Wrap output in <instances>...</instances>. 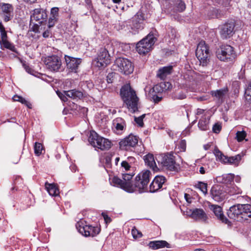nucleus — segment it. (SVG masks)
Returning <instances> with one entry per match:
<instances>
[{
  "instance_id": "nucleus-1",
  "label": "nucleus",
  "mask_w": 251,
  "mask_h": 251,
  "mask_svg": "<svg viewBox=\"0 0 251 251\" xmlns=\"http://www.w3.org/2000/svg\"><path fill=\"white\" fill-rule=\"evenodd\" d=\"M120 96L129 111L134 113L138 111L139 99L129 85H124L122 87Z\"/></svg>"
},
{
  "instance_id": "nucleus-2",
  "label": "nucleus",
  "mask_w": 251,
  "mask_h": 251,
  "mask_svg": "<svg viewBox=\"0 0 251 251\" xmlns=\"http://www.w3.org/2000/svg\"><path fill=\"white\" fill-rule=\"evenodd\" d=\"M230 219L242 222L251 218V205L238 204L232 206L227 212Z\"/></svg>"
},
{
  "instance_id": "nucleus-3",
  "label": "nucleus",
  "mask_w": 251,
  "mask_h": 251,
  "mask_svg": "<svg viewBox=\"0 0 251 251\" xmlns=\"http://www.w3.org/2000/svg\"><path fill=\"white\" fill-rule=\"evenodd\" d=\"M133 175L127 173L122 174V178L114 176L110 179V184L113 186L120 188L126 192L133 193L132 177Z\"/></svg>"
},
{
  "instance_id": "nucleus-4",
  "label": "nucleus",
  "mask_w": 251,
  "mask_h": 251,
  "mask_svg": "<svg viewBox=\"0 0 251 251\" xmlns=\"http://www.w3.org/2000/svg\"><path fill=\"white\" fill-rule=\"evenodd\" d=\"M151 176V173L149 170H144L138 174L133 182V192L138 191L142 193L148 192Z\"/></svg>"
},
{
  "instance_id": "nucleus-5",
  "label": "nucleus",
  "mask_w": 251,
  "mask_h": 251,
  "mask_svg": "<svg viewBox=\"0 0 251 251\" xmlns=\"http://www.w3.org/2000/svg\"><path fill=\"white\" fill-rule=\"evenodd\" d=\"M175 157L173 153H167L157 155L155 159L159 167L177 172L180 168L179 165L176 163Z\"/></svg>"
},
{
  "instance_id": "nucleus-6",
  "label": "nucleus",
  "mask_w": 251,
  "mask_h": 251,
  "mask_svg": "<svg viewBox=\"0 0 251 251\" xmlns=\"http://www.w3.org/2000/svg\"><path fill=\"white\" fill-rule=\"evenodd\" d=\"M216 56L221 61L232 63L236 57L234 48L228 45H223L216 51Z\"/></svg>"
},
{
  "instance_id": "nucleus-7",
  "label": "nucleus",
  "mask_w": 251,
  "mask_h": 251,
  "mask_svg": "<svg viewBox=\"0 0 251 251\" xmlns=\"http://www.w3.org/2000/svg\"><path fill=\"white\" fill-rule=\"evenodd\" d=\"M156 40V38L152 34H149L146 37L137 43L136 51L140 54H146L152 50V46Z\"/></svg>"
},
{
  "instance_id": "nucleus-8",
  "label": "nucleus",
  "mask_w": 251,
  "mask_h": 251,
  "mask_svg": "<svg viewBox=\"0 0 251 251\" xmlns=\"http://www.w3.org/2000/svg\"><path fill=\"white\" fill-rule=\"evenodd\" d=\"M75 226L78 231L85 237H95L100 232V228L87 225L86 222L83 219L77 222Z\"/></svg>"
},
{
  "instance_id": "nucleus-9",
  "label": "nucleus",
  "mask_w": 251,
  "mask_h": 251,
  "mask_svg": "<svg viewBox=\"0 0 251 251\" xmlns=\"http://www.w3.org/2000/svg\"><path fill=\"white\" fill-rule=\"evenodd\" d=\"M196 55L200 61L201 65L202 66H206L209 62V47L205 41H201L199 42L196 50Z\"/></svg>"
},
{
  "instance_id": "nucleus-10",
  "label": "nucleus",
  "mask_w": 251,
  "mask_h": 251,
  "mask_svg": "<svg viewBox=\"0 0 251 251\" xmlns=\"http://www.w3.org/2000/svg\"><path fill=\"white\" fill-rule=\"evenodd\" d=\"M110 55L107 49L100 48L98 52L97 58L94 60V63L99 68H104L110 63Z\"/></svg>"
},
{
  "instance_id": "nucleus-11",
  "label": "nucleus",
  "mask_w": 251,
  "mask_h": 251,
  "mask_svg": "<svg viewBox=\"0 0 251 251\" xmlns=\"http://www.w3.org/2000/svg\"><path fill=\"white\" fill-rule=\"evenodd\" d=\"M44 62L46 68L53 72L59 71L62 65L60 58L55 55L47 56Z\"/></svg>"
},
{
  "instance_id": "nucleus-12",
  "label": "nucleus",
  "mask_w": 251,
  "mask_h": 251,
  "mask_svg": "<svg viewBox=\"0 0 251 251\" xmlns=\"http://www.w3.org/2000/svg\"><path fill=\"white\" fill-rule=\"evenodd\" d=\"M116 64L119 71L126 75L131 74L134 70V66L128 59L119 57L116 60Z\"/></svg>"
},
{
  "instance_id": "nucleus-13",
  "label": "nucleus",
  "mask_w": 251,
  "mask_h": 251,
  "mask_svg": "<svg viewBox=\"0 0 251 251\" xmlns=\"http://www.w3.org/2000/svg\"><path fill=\"white\" fill-rule=\"evenodd\" d=\"M235 22L234 20L228 21L220 28V34L222 39L230 38L235 33Z\"/></svg>"
},
{
  "instance_id": "nucleus-14",
  "label": "nucleus",
  "mask_w": 251,
  "mask_h": 251,
  "mask_svg": "<svg viewBox=\"0 0 251 251\" xmlns=\"http://www.w3.org/2000/svg\"><path fill=\"white\" fill-rule=\"evenodd\" d=\"M139 137L131 133L119 142V146L121 150L128 151L130 148L135 147L138 144Z\"/></svg>"
},
{
  "instance_id": "nucleus-15",
  "label": "nucleus",
  "mask_w": 251,
  "mask_h": 251,
  "mask_svg": "<svg viewBox=\"0 0 251 251\" xmlns=\"http://www.w3.org/2000/svg\"><path fill=\"white\" fill-rule=\"evenodd\" d=\"M226 189L223 185H213L210 190V195L212 198L216 201H223L226 195Z\"/></svg>"
},
{
  "instance_id": "nucleus-16",
  "label": "nucleus",
  "mask_w": 251,
  "mask_h": 251,
  "mask_svg": "<svg viewBox=\"0 0 251 251\" xmlns=\"http://www.w3.org/2000/svg\"><path fill=\"white\" fill-rule=\"evenodd\" d=\"M66 63V68L69 73H77L79 65L82 62L79 58H75L65 55L64 56Z\"/></svg>"
},
{
  "instance_id": "nucleus-17",
  "label": "nucleus",
  "mask_w": 251,
  "mask_h": 251,
  "mask_svg": "<svg viewBox=\"0 0 251 251\" xmlns=\"http://www.w3.org/2000/svg\"><path fill=\"white\" fill-rule=\"evenodd\" d=\"M48 15L46 10L38 8L34 9L30 16L31 20H34L39 24H42L44 22L46 21Z\"/></svg>"
},
{
  "instance_id": "nucleus-18",
  "label": "nucleus",
  "mask_w": 251,
  "mask_h": 251,
  "mask_svg": "<svg viewBox=\"0 0 251 251\" xmlns=\"http://www.w3.org/2000/svg\"><path fill=\"white\" fill-rule=\"evenodd\" d=\"M166 181L165 176H156L149 187V191L151 193H154L162 188L163 185Z\"/></svg>"
},
{
  "instance_id": "nucleus-19",
  "label": "nucleus",
  "mask_w": 251,
  "mask_h": 251,
  "mask_svg": "<svg viewBox=\"0 0 251 251\" xmlns=\"http://www.w3.org/2000/svg\"><path fill=\"white\" fill-rule=\"evenodd\" d=\"M208 207L218 220L221 221L222 223L228 224L229 221L224 215L222 208L220 206L213 204L209 202Z\"/></svg>"
},
{
  "instance_id": "nucleus-20",
  "label": "nucleus",
  "mask_w": 251,
  "mask_h": 251,
  "mask_svg": "<svg viewBox=\"0 0 251 251\" xmlns=\"http://www.w3.org/2000/svg\"><path fill=\"white\" fill-rule=\"evenodd\" d=\"M143 16L141 14L138 13L134 16V18L132 22V25H131V32L133 34H136L138 32V30L142 29L144 28V25L141 21H143Z\"/></svg>"
},
{
  "instance_id": "nucleus-21",
  "label": "nucleus",
  "mask_w": 251,
  "mask_h": 251,
  "mask_svg": "<svg viewBox=\"0 0 251 251\" xmlns=\"http://www.w3.org/2000/svg\"><path fill=\"white\" fill-rule=\"evenodd\" d=\"M159 87L160 86L159 85H156L153 87L150 88L148 92H147V89H145L146 96L149 100L153 101L155 103H157L161 100L162 97H159L157 95L156 92Z\"/></svg>"
},
{
  "instance_id": "nucleus-22",
  "label": "nucleus",
  "mask_w": 251,
  "mask_h": 251,
  "mask_svg": "<svg viewBox=\"0 0 251 251\" xmlns=\"http://www.w3.org/2000/svg\"><path fill=\"white\" fill-rule=\"evenodd\" d=\"M113 126L115 127L116 133L121 134L126 129V123L124 119L118 117L113 121Z\"/></svg>"
},
{
  "instance_id": "nucleus-23",
  "label": "nucleus",
  "mask_w": 251,
  "mask_h": 251,
  "mask_svg": "<svg viewBox=\"0 0 251 251\" xmlns=\"http://www.w3.org/2000/svg\"><path fill=\"white\" fill-rule=\"evenodd\" d=\"M145 164L154 172H157L159 168L157 167L152 154L148 153L144 157Z\"/></svg>"
},
{
  "instance_id": "nucleus-24",
  "label": "nucleus",
  "mask_w": 251,
  "mask_h": 251,
  "mask_svg": "<svg viewBox=\"0 0 251 251\" xmlns=\"http://www.w3.org/2000/svg\"><path fill=\"white\" fill-rule=\"evenodd\" d=\"M102 137L100 136L94 130H91L88 136V141L95 148H97L100 141H102Z\"/></svg>"
},
{
  "instance_id": "nucleus-25",
  "label": "nucleus",
  "mask_w": 251,
  "mask_h": 251,
  "mask_svg": "<svg viewBox=\"0 0 251 251\" xmlns=\"http://www.w3.org/2000/svg\"><path fill=\"white\" fill-rule=\"evenodd\" d=\"M191 217L195 220H201L204 221L207 219L205 212L201 208L195 209L191 213Z\"/></svg>"
},
{
  "instance_id": "nucleus-26",
  "label": "nucleus",
  "mask_w": 251,
  "mask_h": 251,
  "mask_svg": "<svg viewBox=\"0 0 251 251\" xmlns=\"http://www.w3.org/2000/svg\"><path fill=\"white\" fill-rule=\"evenodd\" d=\"M64 93H66V95L68 97L75 100H81L84 97L83 93L81 91L76 89L64 91Z\"/></svg>"
},
{
  "instance_id": "nucleus-27",
  "label": "nucleus",
  "mask_w": 251,
  "mask_h": 251,
  "mask_svg": "<svg viewBox=\"0 0 251 251\" xmlns=\"http://www.w3.org/2000/svg\"><path fill=\"white\" fill-rule=\"evenodd\" d=\"M148 246L150 248L153 250H157L164 247L168 248H170V244L164 240L151 241L149 243Z\"/></svg>"
},
{
  "instance_id": "nucleus-28",
  "label": "nucleus",
  "mask_w": 251,
  "mask_h": 251,
  "mask_svg": "<svg viewBox=\"0 0 251 251\" xmlns=\"http://www.w3.org/2000/svg\"><path fill=\"white\" fill-rule=\"evenodd\" d=\"M173 71V66L171 65L165 66L160 68L157 74V76L162 79H164L167 75L171 74Z\"/></svg>"
},
{
  "instance_id": "nucleus-29",
  "label": "nucleus",
  "mask_w": 251,
  "mask_h": 251,
  "mask_svg": "<svg viewBox=\"0 0 251 251\" xmlns=\"http://www.w3.org/2000/svg\"><path fill=\"white\" fill-rule=\"evenodd\" d=\"M45 186L47 191L50 196H56L59 194V189L55 184L49 183L46 182Z\"/></svg>"
},
{
  "instance_id": "nucleus-30",
  "label": "nucleus",
  "mask_w": 251,
  "mask_h": 251,
  "mask_svg": "<svg viewBox=\"0 0 251 251\" xmlns=\"http://www.w3.org/2000/svg\"><path fill=\"white\" fill-rule=\"evenodd\" d=\"M207 16L209 19L220 18L222 17L223 13L219 12L218 9L214 7H210L207 12Z\"/></svg>"
},
{
  "instance_id": "nucleus-31",
  "label": "nucleus",
  "mask_w": 251,
  "mask_h": 251,
  "mask_svg": "<svg viewBox=\"0 0 251 251\" xmlns=\"http://www.w3.org/2000/svg\"><path fill=\"white\" fill-rule=\"evenodd\" d=\"M228 91L227 88L225 87L221 89L211 91V95L213 97L222 100L227 94Z\"/></svg>"
},
{
  "instance_id": "nucleus-32",
  "label": "nucleus",
  "mask_w": 251,
  "mask_h": 251,
  "mask_svg": "<svg viewBox=\"0 0 251 251\" xmlns=\"http://www.w3.org/2000/svg\"><path fill=\"white\" fill-rule=\"evenodd\" d=\"M111 147V142L107 139L102 137V141H100L97 148L100 149L102 151L108 150Z\"/></svg>"
},
{
  "instance_id": "nucleus-33",
  "label": "nucleus",
  "mask_w": 251,
  "mask_h": 251,
  "mask_svg": "<svg viewBox=\"0 0 251 251\" xmlns=\"http://www.w3.org/2000/svg\"><path fill=\"white\" fill-rule=\"evenodd\" d=\"M209 119L206 117H201L198 123L199 127L202 130H207L209 128Z\"/></svg>"
},
{
  "instance_id": "nucleus-34",
  "label": "nucleus",
  "mask_w": 251,
  "mask_h": 251,
  "mask_svg": "<svg viewBox=\"0 0 251 251\" xmlns=\"http://www.w3.org/2000/svg\"><path fill=\"white\" fill-rule=\"evenodd\" d=\"M213 153L216 157L217 160H219L222 163H226L227 156L225 155L217 148H215Z\"/></svg>"
},
{
  "instance_id": "nucleus-35",
  "label": "nucleus",
  "mask_w": 251,
  "mask_h": 251,
  "mask_svg": "<svg viewBox=\"0 0 251 251\" xmlns=\"http://www.w3.org/2000/svg\"><path fill=\"white\" fill-rule=\"evenodd\" d=\"M194 187L200 189L205 195L207 194V184L201 181H198Z\"/></svg>"
},
{
  "instance_id": "nucleus-36",
  "label": "nucleus",
  "mask_w": 251,
  "mask_h": 251,
  "mask_svg": "<svg viewBox=\"0 0 251 251\" xmlns=\"http://www.w3.org/2000/svg\"><path fill=\"white\" fill-rule=\"evenodd\" d=\"M241 159V156L239 154L234 156H227V159L226 160V163H229L230 164H236L238 163Z\"/></svg>"
},
{
  "instance_id": "nucleus-37",
  "label": "nucleus",
  "mask_w": 251,
  "mask_h": 251,
  "mask_svg": "<svg viewBox=\"0 0 251 251\" xmlns=\"http://www.w3.org/2000/svg\"><path fill=\"white\" fill-rule=\"evenodd\" d=\"M234 175L232 174H229L223 175L222 182L226 184H231L233 182Z\"/></svg>"
},
{
  "instance_id": "nucleus-38",
  "label": "nucleus",
  "mask_w": 251,
  "mask_h": 251,
  "mask_svg": "<svg viewBox=\"0 0 251 251\" xmlns=\"http://www.w3.org/2000/svg\"><path fill=\"white\" fill-rule=\"evenodd\" d=\"M34 153L37 156H40L43 151H44L43 145L39 142H35L34 146Z\"/></svg>"
},
{
  "instance_id": "nucleus-39",
  "label": "nucleus",
  "mask_w": 251,
  "mask_h": 251,
  "mask_svg": "<svg viewBox=\"0 0 251 251\" xmlns=\"http://www.w3.org/2000/svg\"><path fill=\"white\" fill-rule=\"evenodd\" d=\"M226 191L230 195L240 194L241 192V190L238 187L234 185H231L230 186L228 187Z\"/></svg>"
},
{
  "instance_id": "nucleus-40",
  "label": "nucleus",
  "mask_w": 251,
  "mask_h": 251,
  "mask_svg": "<svg viewBox=\"0 0 251 251\" xmlns=\"http://www.w3.org/2000/svg\"><path fill=\"white\" fill-rule=\"evenodd\" d=\"M2 14L13 13V9L12 5L8 3H3L1 6Z\"/></svg>"
},
{
  "instance_id": "nucleus-41",
  "label": "nucleus",
  "mask_w": 251,
  "mask_h": 251,
  "mask_svg": "<svg viewBox=\"0 0 251 251\" xmlns=\"http://www.w3.org/2000/svg\"><path fill=\"white\" fill-rule=\"evenodd\" d=\"M187 98V92L180 91L176 92L173 96L174 100H183Z\"/></svg>"
},
{
  "instance_id": "nucleus-42",
  "label": "nucleus",
  "mask_w": 251,
  "mask_h": 251,
  "mask_svg": "<svg viewBox=\"0 0 251 251\" xmlns=\"http://www.w3.org/2000/svg\"><path fill=\"white\" fill-rule=\"evenodd\" d=\"M80 106L73 102L69 104L70 110L72 111V113L75 115L78 114V110L80 109Z\"/></svg>"
},
{
  "instance_id": "nucleus-43",
  "label": "nucleus",
  "mask_w": 251,
  "mask_h": 251,
  "mask_svg": "<svg viewBox=\"0 0 251 251\" xmlns=\"http://www.w3.org/2000/svg\"><path fill=\"white\" fill-rule=\"evenodd\" d=\"M176 4L177 5V10L179 12L183 11L186 8L185 4L182 0H176Z\"/></svg>"
},
{
  "instance_id": "nucleus-44",
  "label": "nucleus",
  "mask_w": 251,
  "mask_h": 251,
  "mask_svg": "<svg viewBox=\"0 0 251 251\" xmlns=\"http://www.w3.org/2000/svg\"><path fill=\"white\" fill-rule=\"evenodd\" d=\"M246 135V132L244 130L237 131L236 133V139L238 142H241L245 138Z\"/></svg>"
},
{
  "instance_id": "nucleus-45",
  "label": "nucleus",
  "mask_w": 251,
  "mask_h": 251,
  "mask_svg": "<svg viewBox=\"0 0 251 251\" xmlns=\"http://www.w3.org/2000/svg\"><path fill=\"white\" fill-rule=\"evenodd\" d=\"M78 114H75L80 117H84L87 115L88 109L85 107L80 106V109L78 110Z\"/></svg>"
},
{
  "instance_id": "nucleus-46",
  "label": "nucleus",
  "mask_w": 251,
  "mask_h": 251,
  "mask_svg": "<svg viewBox=\"0 0 251 251\" xmlns=\"http://www.w3.org/2000/svg\"><path fill=\"white\" fill-rule=\"evenodd\" d=\"M177 146L180 151L184 152L186 151V142L185 140H181Z\"/></svg>"
},
{
  "instance_id": "nucleus-47",
  "label": "nucleus",
  "mask_w": 251,
  "mask_h": 251,
  "mask_svg": "<svg viewBox=\"0 0 251 251\" xmlns=\"http://www.w3.org/2000/svg\"><path fill=\"white\" fill-rule=\"evenodd\" d=\"M131 233L134 239L141 237L142 236V233L138 230L135 227L132 229Z\"/></svg>"
},
{
  "instance_id": "nucleus-48",
  "label": "nucleus",
  "mask_w": 251,
  "mask_h": 251,
  "mask_svg": "<svg viewBox=\"0 0 251 251\" xmlns=\"http://www.w3.org/2000/svg\"><path fill=\"white\" fill-rule=\"evenodd\" d=\"M145 114H143L140 117H135V122L141 127H142L144 125L143 119L145 118Z\"/></svg>"
},
{
  "instance_id": "nucleus-49",
  "label": "nucleus",
  "mask_w": 251,
  "mask_h": 251,
  "mask_svg": "<svg viewBox=\"0 0 251 251\" xmlns=\"http://www.w3.org/2000/svg\"><path fill=\"white\" fill-rule=\"evenodd\" d=\"M23 66L24 69H25V71L27 73L31 74L33 75H35V74L36 73V72L33 69H32L31 67H30L27 64L24 63L23 64Z\"/></svg>"
},
{
  "instance_id": "nucleus-50",
  "label": "nucleus",
  "mask_w": 251,
  "mask_h": 251,
  "mask_svg": "<svg viewBox=\"0 0 251 251\" xmlns=\"http://www.w3.org/2000/svg\"><path fill=\"white\" fill-rule=\"evenodd\" d=\"M58 18L55 17H52L51 16H50V17L48 21V27L49 28H50L53 27L55 24L57 23Z\"/></svg>"
},
{
  "instance_id": "nucleus-51",
  "label": "nucleus",
  "mask_w": 251,
  "mask_h": 251,
  "mask_svg": "<svg viewBox=\"0 0 251 251\" xmlns=\"http://www.w3.org/2000/svg\"><path fill=\"white\" fill-rule=\"evenodd\" d=\"M50 16L58 18L59 16V8L56 7H53L50 10Z\"/></svg>"
},
{
  "instance_id": "nucleus-52",
  "label": "nucleus",
  "mask_w": 251,
  "mask_h": 251,
  "mask_svg": "<svg viewBox=\"0 0 251 251\" xmlns=\"http://www.w3.org/2000/svg\"><path fill=\"white\" fill-rule=\"evenodd\" d=\"M116 75V74L115 73H108V75H107V82L108 83H112L113 82L115 75Z\"/></svg>"
},
{
  "instance_id": "nucleus-53",
  "label": "nucleus",
  "mask_w": 251,
  "mask_h": 251,
  "mask_svg": "<svg viewBox=\"0 0 251 251\" xmlns=\"http://www.w3.org/2000/svg\"><path fill=\"white\" fill-rule=\"evenodd\" d=\"M222 129V126L219 123L215 124L212 127V131L215 133H219Z\"/></svg>"
},
{
  "instance_id": "nucleus-54",
  "label": "nucleus",
  "mask_w": 251,
  "mask_h": 251,
  "mask_svg": "<svg viewBox=\"0 0 251 251\" xmlns=\"http://www.w3.org/2000/svg\"><path fill=\"white\" fill-rule=\"evenodd\" d=\"M56 93L58 96L62 101L66 102L68 100V96L66 95V93H64V91L63 93H62L58 91L56 92Z\"/></svg>"
},
{
  "instance_id": "nucleus-55",
  "label": "nucleus",
  "mask_w": 251,
  "mask_h": 251,
  "mask_svg": "<svg viewBox=\"0 0 251 251\" xmlns=\"http://www.w3.org/2000/svg\"><path fill=\"white\" fill-rule=\"evenodd\" d=\"M13 13L2 14V17L4 22H7L13 18Z\"/></svg>"
},
{
  "instance_id": "nucleus-56",
  "label": "nucleus",
  "mask_w": 251,
  "mask_h": 251,
  "mask_svg": "<svg viewBox=\"0 0 251 251\" xmlns=\"http://www.w3.org/2000/svg\"><path fill=\"white\" fill-rule=\"evenodd\" d=\"M101 215L103 217L105 223L106 224H109L111 222V219L110 217H109L106 213L102 212L101 213Z\"/></svg>"
},
{
  "instance_id": "nucleus-57",
  "label": "nucleus",
  "mask_w": 251,
  "mask_h": 251,
  "mask_svg": "<svg viewBox=\"0 0 251 251\" xmlns=\"http://www.w3.org/2000/svg\"><path fill=\"white\" fill-rule=\"evenodd\" d=\"M121 166L122 167L124 168L126 171L129 170L130 168V166L129 165V163L126 161H123L121 163Z\"/></svg>"
},
{
  "instance_id": "nucleus-58",
  "label": "nucleus",
  "mask_w": 251,
  "mask_h": 251,
  "mask_svg": "<svg viewBox=\"0 0 251 251\" xmlns=\"http://www.w3.org/2000/svg\"><path fill=\"white\" fill-rule=\"evenodd\" d=\"M51 34V31L50 29H47L43 33V37L46 38L49 37Z\"/></svg>"
},
{
  "instance_id": "nucleus-59",
  "label": "nucleus",
  "mask_w": 251,
  "mask_h": 251,
  "mask_svg": "<svg viewBox=\"0 0 251 251\" xmlns=\"http://www.w3.org/2000/svg\"><path fill=\"white\" fill-rule=\"evenodd\" d=\"M1 41L7 40V35L6 31H3V32H1Z\"/></svg>"
},
{
  "instance_id": "nucleus-60",
  "label": "nucleus",
  "mask_w": 251,
  "mask_h": 251,
  "mask_svg": "<svg viewBox=\"0 0 251 251\" xmlns=\"http://www.w3.org/2000/svg\"><path fill=\"white\" fill-rule=\"evenodd\" d=\"M184 198H185V200L188 203H191V202H192L191 197L189 194L185 193L184 194Z\"/></svg>"
},
{
  "instance_id": "nucleus-61",
  "label": "nucleus",
  "mask_w": 251,
  "mask_h": 251,
  "mask_svg": "<svg viewBox=\"0 0 251 251\" xmlns=\"http://www.w3.org/2000/svg\"><path fill=\"white\" fill-rule=\"evenodd\" d=\"M15 98H17L18 99H20V102H21L22 104H26L27 102V100H26L25 99L23 98V97L19 96H16Z\"/></svg>"
},
{
  "instance_id": "nucleus-62",
  "label": "nucleus",
  "mask_w": 251,
  "mask_h": 251,
  "mask_svg": "<svg viewBox=\"0 0 251 251\" xmlns=\"http://www.w3.org/2000/svg\"><path fill=\"white\" fill-rule=\"evenodd\" d=\"M70 169L72 170V172H75L76 171L77 168L76 166L75 165H72L70 167Z\"/></svg>"
},
{
  "instance_id": "nucleus-63",
  "label": "nucleus",
  "mask_w": 251,
  "mask_h": 251,
  "mask_svg": "<svg viewBox=\"0 0 251 251\" xmlns=\"http://www.w3.org/2000/svg\"><path fill=\"white\" fill-rule=\"evenodd\" d=\"M5 31V27L3 25L1 22H0V32H3V31Z\"/></svg>"
},
{
  "instance_id": "nucleus-64",
  "label": "nucleus",
  "mask_w": 251,
  "mask_h": 251,
  "mask_svg": "<svg viewBox=\"0 0 251 251\" xmlns=\"http://www.w3.org/2000/svg\"><path fill=\"white\" fill-rule=\"evenodd\" d=\"M85 2L87 4L89 8L92 7V2L91 0H85Z\"/></svg>"
}]
</instances>
